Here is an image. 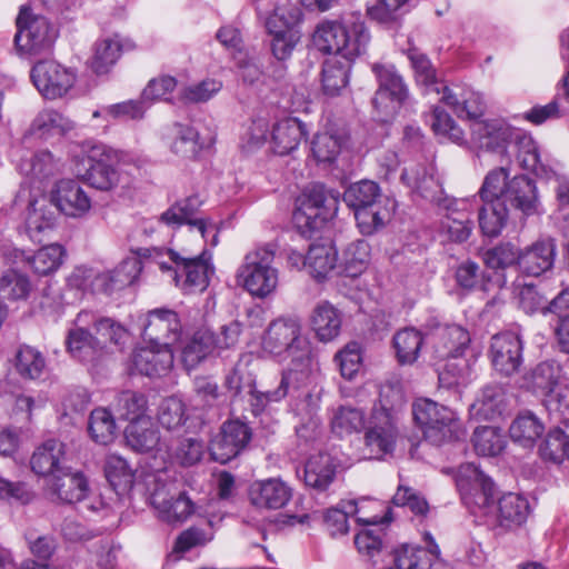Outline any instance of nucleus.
Listing matches in <instances>:
<instances>
[{
    "mask_svg": "<svg viewBox=\"0 0 569 569\" xmlns=\"http://www.w3.org/2000/svg\"><path fill=\"white\" fill-rule=\"evenodd\" d=\"M471 139L480 149L497 152L501 156V162L510 161L508 144L515 140L516 132L509 124L499 119L480 120L471 123Z\"/></svg>",
    "mask_w": 569,
    "mask_h": 569,
    "instance_id": "dca6fc26",
    "label": "nucleus"
},
{
    "mask_svg": "<svg viewBox=\"0 0 569 569\" xmlns=\"http://www.w3.org/2000/svg\"><path fill=\"white\" fill-rule=\"evenodd\" d=\"M56 216L46 198L30 201L26 218V230L33 242H42L46 233L54 227Z\"/></svg>",
    "mask_w": 569,
    "mask_h": 569,
    "instance_id": "58836bf2",
    "label": "nucleus"
},
{
    "mask_svg": "<svg viewBox=\"0 0 569 569\" xmlns=\"http://www.w3.org/2000/svg\"><path fill=\"white\" fill-rule=\"evenodd\" d=\"M338 193L315 184L303 191L297 199L293 222L303 236H311L320 230L338 212Z\"/></svg>",
    "mask_w": 569,
    "mask_h": 569,
    "instance_id": "1a4fd4ad",
    "label": "nucleus"
},
{
    "mask_svg": "<svg viewBox=\"0 0 569 569\" xmlns=\"http://www.w3.org/2000/svg\"><path fill=\"white\" fill-rule=\"evenodd\" d=\"M300 8L290 0H280L266 21L268 32L299 31Z\"/></svg>",
    "mask_w": 569,
    "mask_h": 569,
    "instance_id": "5fc2aeb1",
    "label": "nucleus"
},
{
    "mask_svg": "<svg viewBox=\"0 0 569 569\" xmlns=\"http://www.w3.org/2000/svg\"><path fill=\"white\" fill-rule=\"evenodd\" d=\"M337 263V250L331 244H312L307 253V270L318 280L323 279Z\"/></svg>",
    "mask_w": 569,
    "mask_h": 569,
    "instance_id": "13d9d810",
    "label": "nucleus"
},
{
    "mask_svg": "<svg viewBox=\"0 0 569 569\" xmlns=\"http://www.w3.org/2000/svg\"><path fill=\"white\" fill-rule=\"evenodd\" d=\"M381 199L389 198L382 196L379 186L370 180L356 182L343 192V201L353 210V213L381 202Z\"/></svg>",
    "mask_w": 569,
    "mask_h": 569,
    "instance_id": "3c124183",
    "label": "nucleus"
},
{
    "mask_svg": "<svg viewBox=\"0 0 569 569\" xmlns=\"http://www.w3.org/2000/svg\"><path fill=\"white\" fill-rule=\"evenodd\" d=\"M490 358L500 373H515L522 363V342L518 335L509 331L495 335L491 338Z\"/></svg>",
    "mask_w": 569,
    "mask_h": 569,
    "instance_id": "412c9836",
    "label": "nucleus"
},
{
    "mask_svg": "<svg viewBox=\"0 0 569 569\" xmlns=\"http://www.w3.org/2000/svg\"><path fill=\"white\" fill-rule=\"evenodd\" d=\"M17 48L27 53H39L48 49L56 39V30L47 18L33 14L29 8L22 7L17 17Z\"/></svg>",
    "mask_w": 569,
    "mask_h": 569,
    "instance_id": "9d476101",
    "label": "nucleus"
},
{
    "mask_svg": "<svg viewBox=\"0 0 569 569\" xmlns=\"http://www.w3.org/2000/svg\"><path fill=\"white\" fill-rule=\"evenodd\" d=\"M556 242L551 238L540 239L520 250L519 270L528 276L538 277L550 270L556 258Z\"/></svg>",
    "mask_w": 569,
    "mask_h": 569,
    "instance_id": "b1692460",
    "label": "nucleus"
},
{
    "mask_svg": "<svg viewBox=\"0 0 569 569\" xmlns=\"http://www.w3.org/2000/svg\"><path fill=\"white\" fill-rule=\"evenodd\" d=\"M372 70L379 82L373 107L385 117L393 116L408 97L402 78L391 66L375 64Z\"/></svg>",
    "mask_w": 569,
    "mask_h": 569,
    "instance_id": "4468645a",
    "label": "nucleus"
},
{
    "mask_svg": "<svg viewBox=\"0 0 569 569\" xmlns=\"http://www.w3.org/2000/svg\"><path fill=\"white\" fill-rule=\"evenodd\" d=\"M399 436L398 418L372 412L365 432V450L369 458L381 459L393 451Z\"/></svg>",
    "mask_w": 569,
    "mask_h": 569,
    "instance_id": "2eb2a0df",
    "label": "nucleus"
},
{
    "mask_svg": "<svg viewBox=\"0 0 569 569\" xmlns=\"http://www.w3.org/2000/svg\"><path fill=\"white\" fill-rule=\"evenodd\" d=\"M14 369L24 380H38L46 373L47 361L41 351L23 345L17 350Z\"/></svg>",
    "mask_w": 569,
    "mask_h": 569,
    "instance_id": "8fccbe9b",
    "label": "nucleus"
},
{
    "mask_svg": "<svg viewBox=\"0 0 569 569\" xmlns=\"http://www.w3.org/2000/svg\"><path fill=\"white\" fill-rule=\"evenodd\" d=\"M44 490L52 501L74 503L87 497L89 486L82 472L64 467L57 475L48 478Z\"/></svg>",
    "mask_w": 569,
    "mask_h": 569,
    "instance_id": "aec40b11",
    "label": "nucleus"
},
{
    "mask_svg": "<svg viewBox=\"0 0 569 569\" xmlns=\"http://www.w3.org/2000/svg\"><path fill=\"white\" fill-rule=\"evenodd\" d=\"M543 431V423L530 411L519 413L509 428L512 441L523 448H531Z\"/></svg>",
    "mask_w": 569,
    "mask_h": 569,
    "instance_id": "de8ad7c7",
    "label": "nucleus"
},
{
    "mask_svg": "<svg viewBox=\"0 0 569 569\" xmlns=\"http://www.w3.org/2000/svg\"><path fill=\"white\" fill-rule=\"evenodd\" d=\"M117 271L109 270L93 273L92 270L77 269L70 277L71 286L93 292L111 293L126 288L128 284L119 278Z\"/></svg>",
    "mask_w": 569,
    "mask_h": 569,
    "instance_id": "473e14b6",
    "label": "nucleus"
},
{
    "mask_svg": "<svg viewBox=\"0 0 569 569\" xmlns=\"http://www.w3.org/2000/svg\"><path fill=\"white\" fill-rule=\"evenodd\" d=\"M337 465L329 453H317L311 456L306 462L303 470V480L306 486L317 490L325 491L336 477Z\"/></svg>",
    "mask_w": 569,
    "mask_h": 569,
    "instance_id": "c9c22d12",
    "label": "nucleus"
},
{
    "mask_svg": "<svg viewBox=\"0 0 569 569\" xmlns=\"http://www.w3.org/2000/svg\"><path fill=\"white\" fill-rule=\"evenodd\" d=\"M104 476L117 492L129 490L133 483L134 475L127 460L122 457L110 453L104 461Z\"/></svg>",
    "mask_w": 569,
    "mask_h": 569,
    "instance_id": "bf43d9fd",
    "label": "nucleus"
},
{
    "mask_svg": "<svg viewBox=\"0 0 569 569\" xmlns=\"http://www.w3.org/2000/svg\"><path fill=\"white\" fill-rule=\"evenodd\" d=\"M437 351L441 357H462L471 342L470 333L459 325H445L436 332Z\"/></svg>",
    "mask_w": 569,
    "mask_h": 569,
    "instance_id": "ea45409f",
    "label": "nucleus"
},
{
    "mask_svg": "<svg viewBox=\"0 0 569 569\" xmlns=\"http://www.w3.org/2000/svg\"><path fill=\"white\" fill-rule=\"evenodd\" d=\"M393 211L395 202L381 199V202L355 212L357 227L363 236H371L390 221Z\"/></svg>",
    "mask_w": 569,
    "mask_h": 569,
    "instance_id": "79ce46f5",
    "label": "nucleus"
},
{
    "mask_svg": "<svg viewBox=\"0 0 569 569\" xmlns=\"http://www.w3.org/2000/svg\"><path fill=\"white\" fill-rule=\"evenodd\" d=\"M311 323L321 341H331L340 332L341 316L331 303L322 301L313 309Z\"/></svg>",
    "mask_w": 569,
    "mask_h": 569,
    "instance_id": "49530a36",
    "label": "nucleus"
},
{
    "mask_svg": "<svg viewBox=\"0 0 569 569\" xmlns=\"http://www.w3.org/2000/svg\"><path fill=\"white\" fill-rule=\"evenodd\" d=\"M251 438V428L246 422L229 419L212 438L209 446L210 456L217 462L227 463L248 447Z\"/></svg>",
    "mask_w": 569,
    "mask_h": 569,
    "instance_id": "f8f14e48",
    "label": "nucleus"
},
{
    "mask_svg": "<svg viewBox=\"0 0 569 569\" xmlns=\"http://www.w3.org/2000/svg\"><path fill=\"white\" fill-rule=\"evenodd\" d=\"M142 337L150 345L172 349L181 337V322L177 312L162 308L149 311Z\"/></svg>",
    "mask_w": 569,
    "mask_h": 569,
    "instance_id": "a211bd4d",
    "label": "nucleus"
},
{
    "mask_svg": "<svg viewBox=\"0 0 569 569\" xmlns=\"http://www.w3.org/2000/svg\"><path fill=\"white\" fill-rule=\"evenodd\" d=\"M132 367L147 377H160L173 365V351L170 348L150 347L136 349L131 357Z\"/></svg>",
    "mask_w": 569,
    "mask_h": 569,
    "instance_id": "393cba45",
    "label": "nucleus"
},
{
    "mask_svg": "<svg viewBox=\"0 0 569 569\" xmlns=\"http://www.w3.org/2000/svg\"><path fill=\"white\" fill-rule=\"evenodd\" d=\"M561 367L556 361H543L536 366L531 372V386L543 396L558 401V395H555L562 376Z\"/></svg>",
    "mask_w": 569,
    "mask_h": 569,
    "instance_id": "4d7b16f0",
    "label": "nucleus"
},
{
    "mask_svg": "<svg viewBox=\"0 0 569 569\" xmlns=\"http://www.w3.org/2000/svg\"><path fill=\"white\" fill-rule=\"evenodd\" d=\"M31 79L42 97L54 100L64 97L73 88L77 74L57 61L43 60L33 66Z\"/></svg>",
    "mask_w": 569,
    "mask_h": 569,
    "instance_id": "9b49d317",
    "label": "nucleus"
},
{
    "mask_svg": "<svg viewBox=\"0 0 569 569\" xmlns=\"http://www.w3.org/2000/svg\"><path fill=\"white\" fill-rule=\"evenodd\" d=\"M111 406L119 419L128 420L130 423L149 417L147 415V397L138 391H121L117 395Z\"/></svg>",
    "mask_w": 569,
    "mask_h": 569,
    "instance_id": "09e8293b",
    "label": "nucleus"
},
{
    "mask_svg": "<svg viewBox=\"0 0 569 569\" xmlns=\"http://www.w3.org/2000/svg\"><path fill=\"white\" fill-rule=\"evenodd\" d=\"M91 325L103 347L106 342H110L122 348L129 341L130 333L128 329L112 318L100 317L94 313V321Z\"/></svg>",
    "mask_w": 569,
    "mask_h": 569,
    "instance_id": "774afa93",
    "label": "nucleus"
},
{
    "mask_svg": "<svg viewBox=\"0 0 569 569\" xmlns=\"http://www.w3.org/2000/svg\"><path fill=\"white\" fill-rule=\"evenodd\" d=\"M151 505L159 518L168 523L182 522L193 512L192 501L182 492L176 498H168L166 492L157 490L151 496Z\"/></svg>",
    "mask_w": 569,
    "mask_h": 569,
    "instance_id": "f704fd0d",
    "label": "nucleus"
},
{
    "mask_svg": "<svg viewBox=\"0 0 569 569\" xmlns=\"http://www.w3.org/2000/svg\"><path fill=\"white\" fill-rule=\"evenodd\" d=\"M166 140L172 152L184 158L194 157L201 149L199 133L190 124L173 123L167 129Z\"/></svg>",
    "mask_w": 569,
    "mask_h": 569,
    "instance_id": "c03bdc74",
    "label": "nucleus"
},
{
    "mask_svg": "<svg viewBox=\"0 0 569 569\" xmlns=\"http://www.w3.org/2000/svg\"><path fill=\"white\" fill-rule=\"evenodd\" d=\"M485 197H497L505 206L521 211L526 216L537 212L539 199L535 182L520 174L509 178V170L501 166L490 170L483 179Z\"/></svg>",
    "mask_w": 569,
    "mask_h": 569,
    "instance_id": "39448f33",
    "label": "nucleus"
},
{
    "mask_svg": "<svg viewBox=\"0 0 569 569\" xmlns=\"http://www.w3.org/2000/svg\"><path fill=\"white\" fill-rule=\"evenodd\" d=\"M401 180L421 197L430 201H438L440 204L442 187L432 166L415 164L406 168L401 173Z\"/></svg>",
    "mask_w": 569,
    "mask_h": 569,
    "instance_id": "cd10ccee",
    "label": "nucleus"
},
{
    "mask_svg": "<svg viewBox=\"0 0 569 569\" xmlns=\"http://www.w3.org/2000/svg\"><path fill=\"white\" fill-rule=\"evenodd\" d=\"M369 39L365 23L359 18L343 24L323 21L318 24L313 33V43L320 51L335 53V57L346 60H353L362 54Z\"/></svg>",
    "mask_w": 569,
    "mask_h": 569,
    "instance_id": "423d86ee",
    "label": "nucleus"
},
{
    "mask_svg": "<svg viewBox=\"0 0 569 569\" xmlns=\"http://www.w3.org/2000/svg\"><path fill=\"white\" fill-rule=\"evenodd\" d=\"M276 243H264L248 251L236 272V283L250 296L266 299L279 284V270L273 266Z\"/></svg>",
    "mask_w": 569,
    "mask_h": 569,
    "instance_id": "20e7f679",
    "label": "nucleus"
},
{
    "mask_svg": "<svg viewBox=\"0 0 569 569\" xmlns=\"http://www.w3.org/2000/svg\"><path fill=\"white\" fill-rule=\"evenodd\" d=\"M457 487L466 503L487 508L495 495V483L472 462L459 467L456 476Z\"/></svg>",
    "mask_w": 569,
    "mask_h": 569,
    "instance_id": "f3484780",
    "label": "nucleus"
},
{
    "mask_svg": "<svg viewBox=\"0 0 569 569\" xmlns=\"http://www.w3.org/2000/svg\"><path fill=\"white\" fill-rule=\"evenodd\" d=\"M124 438L130 448L137 452H151L160 448V433L151 417L139 419L129 423L124 430Z\"/></svg>",
    "mask_w": 569,
    "mask_h": 569,
    "instance_id": "e433bc0d",
    "label": "nucleus"
},
{
    "mask_svg": "<svg viewBox=\"0 0 569 569\" xmlns=\"http://www.w3.org/2000/svg\"><path fill=\"white\" fill-rule=\"evenodd\" d=\"M92 321H94V312L80 311L66 340L68 352L74 359L87 363L97 361L103 355L102 342L89 331Z\"/></svg>",
    "mask_w": 569,
    "mask_h": 569,
    "instance_id": "ddd939ff",
    "label": "nucleus"
},
{
    "mask_svg": "<svg viewBox=\"0 0 569 569\" xmlns=\"http://www.w3.org/2000/svg\"><path fill=\"white\" fill-rule=\"evenodd\" d=\"M213 351V332L210 330L197 331L191 340L182 348L181 361L187 370L196 368L208 355Z\"/></svg>",
    "mask_w": 569,
    "mask_h": 569,
    "instance_id": "6e6d98bb",
    "label": "nucleus"
},
{
    "mask_svg": "<svg viewBox=\"0 0 569 569\" xmlns=\"http://www.w3.org/2000/svg\"><path fill=\"white\" fill-rule=\"evenodd\" d=\"M348 137L342 130H326L317 133L311 142L313 158L319 163H332L347 143Z\"/></svg>",
    "mask_w": 569,
    "mask_h": 569,
    "instance_id": "a18cd8bd",
    "label": "nucleus"
},
{
    "mask_svg": "<svg viewBox=\"0 0 569 569\" xmlns=\"http://www.w3.org/2000/svg\"><path fill=\"white\" fill-rule=\"evenodd\" d=\"M137 166L132 157L104 144L90 147L78 164V176L92 188L100 191H111L120 183L118 167Z\"/></svg>",
    "mask_w": 569,
    "mask_h": 569,
    "instance_id": "0eeeda50",
    "label": "nucleus"
},
{
    "mask_svg": "<svg viewBox=\"0 0 569 569\" xmlns=\"http://www.w3.org/2000/svg\"><path fill=\"white\" fill-rule=\"evenodd\" d=\"M50 202L64 216L82 218L92 207L87 191L72 179L59 180L50 192Z\"/></svg>",
    "mask_w": 569,
    "mask_h": 569,
    "instance_id": "6ab92c4d",
    "label": "nucleus"
},
{
    "mask_svg": "<svg viewBox=\"0 0 569 569\" xmlns=\"http://www.w3.org/2000/svg\"><path fill=\"white\" fill-rule=\"evenodd\" d=\"M412 415L425 439L435 446L460 440L466 435L457 412L429 398L417 399Z\"/></svg>",
    "mask_w": 569,
    "mask_h": 569,
    "instance_id": "6e6552de",
    "label": "nucleus"
},
{
    "mask_svg": "<svg viewBox=\"0 0 569 569\" xmlns=\"http://www.w3.org/2000/svg\"><path fill=\"white\" fill-rule=\"evenodd\" d=\"M201 204L202 201L198 196L188 197L183 200L177 201L166 210L160 216L159 221L170 227L189 224L190 227L196 228L203 239H206L207 232L212 231L213 242H216L217 232L213 224H208L204 219L197 217V212Z\"/></svg>",
    "mask_w": 569,
    "mask_h": 569,
    "instance_id": "4be33fe9",
    "label": "nucleus"
},
{
    "mask_svg": "<svg viewBox=\"0 0 569 569\" xmlns=\"http://www.w3.org/2000/svg\"><path fill=\"white\" fill-rule=\"evenodd\" d=\"M66 257L64 248L59 243L41 247L34 254L27 257L26 261L39 276H48L56 272Z\"/></svg>",
    "mask_w": 569,
    "mask_h": 569,
    "instance_id": "864d4df0",
    "label": "nucleus"
},
{
    "mask_svg": "<svg viewBox=\"0 0 569 569\" xmlns=\"http://www.w3.org/2000/svg\"><path fill=\"white\" fill-rule=\"evenodd\" d=\"M88 430L93 441L100 445H108L116 437L117 426L114 417L108 409L97 408L91 411Z\"/></svg>",
    "mask_w": 569,
    "mask_h": 569,
    "instance_id": "69168bd1",
    "label": "nucleus"
},
{
    "mask_svg": "<svg viewBox=\"0 0 569 569\" xmlns=\"http://www.w3.org/2000/svg\"><path fill=\"white\" fill-rule=\"evenodd\" d=\"M478 194L482 201V206L479 209V227L485 236L497 237L508 221V207L497 197H485L483 183Z\"/></svg>",
    "mask_w": 569,
    "mask_h": 569,
    "instance_id": "72a5a7b5",
    "label": "nucleus"
},
{
    "mask_svg": "<svg viewBox=\"0 0 569 569\" xmlns=\"http://www.w3.org/2000/svg\"><path fill=\"white\" fill-rule=\"evenodd\" d=\"M486 509H495L498 526L507 530H511L523 525L530 512L528 500L521 495L513 492L503 495L498 500L497 506L493 505L492 498L490 506Z\"/></svg>",
    "mask_w": 569,
    "mask_h": 569,
    "instance_id": "bb28decb",
    "label": "nucleus"
},
{
    "mask_svg": "<svg viewBox=\"0 0 569 569\" xmlns=\"http://www.w3.org/2000/svg\"><path fill=\"white\" fill-rule=\"evenodd\" d=\"M306 380L305 372H296L292 370H283L278 386L267 391H258L256 389V378L250 370L249 365L239 361L227 375L224 387L233 397H248L251 411L254 416L260 415L271 402H279L287 397L291 390H297Z\"/></svg>",
    "mask_w": 569,
    "mask_h": 569,
    "instance_id": "7ed1b4c3",
    "label": "nucleus"
},
{
    "mask_svg": "<svg viewBox=\"0 0 569 569\" xmlns=\"http://www.w3.org/2000/svg\"><path fill=\"white\" fill-rule=\"evenodd\" d=\"M117 271L109 270L93 273L92 270L77 269L70 277L71 286L93 292L111 293L126 288L128 284L119 278Z\"/></svg>",
    "mask_w": 569,
    "mask_h": 569,
    "instance_id": "2f4dec72",
    "label": "nucleus"
},
{
    "mask_svg": "<svg viewBox=\"0 0 569 569\" xmlns=\"http://www.w3.org/2000/svg\"><path fill=\"white\" fill-rule=\"evenodd\" d=\"M307 379L297 388V390H291L287 396H290V408L296 413V416L300 417L302 420H307L308 425L302 426L297 429V433L299 437H306L303 431L310 428L312 436L315 437L317 433L318 422L316 419L317 412L320 407V397L318 393H313L310 390L305 389Z\"/></svg>",
    "mask_w": 569,
    "mask_h": 569,
    "instance_id": "c756f323",
    "label": "nucleus"
},
{
    "mask_svg": "<svg viewBox=\"0 0 569 569\" xmlns=\"http://www.w3.org/2000/svg\"><path fill=\"white\" fill-rule=\"evenodd\" d=\"M351 60L332 57L323 62L321 72L322 91L329 97L340 96L347 89Z\"/></svg>",
    "mask_w": 569,
    "mask_h": 569,
    "instance_id": "37998d69",
    "label": "nucleus"
},
{
    "mask_svg": "<svg viewBox=\"0 0 569 569\" xmlns=\"http://www.w3.org/2000/svg\"><path fill=\"white\" fill-rule=\"evenodd\" d=\"M423 342L420 331L413 328H406L398 331L393 337V347L400 363H412L418 357Z\"/></svg>",
    "mask_w": 569,
    "mask_h": 569,
    "instance_id": "0e129e2a",
    "label": "nucleus"
},
{
    "mask_svg": "<svg viewBox=\"0 0 569 569\" xmlns=\"http://www.w3.org/2000/svg\"><path fill=\"white\" fill-rule=\"evenodd\" d=\"M64 445L56 439H50L39 446L31 459L32 471L39 476L53 477L61 471L64 466Z\"/></svg>",
    "mask_w": 569,
    "mask_h": 569,
    "instance_id": "7c9ffc66",
    "label": "nucleus"
},
{
    "mask_svg": "<svg viewBox=\"0 0 569 569\" xmlns=\"http://www.w3.org/2000/svg\"><path fill=\"white\" fill-rule=\"evenodd\" d=\"M291 496V488L278 478L254 481L249 488V499L258 508L280 509Z\"/></svg>",
    "mask_w": 569,
    "mask_h": 569,
    "instance_id": "a878e982",
    "label": "nucleus"
},
{
    "mask_svg": "<svg viewBox=\"0 0 569 569\" xmlns=\"http://www.w3.org/2000/svg\"><path fill=\"white\" fill-rule=\"evenodd\" d=\"M31 283L27 274L14 269L6 270L0 277V297L10 301L26 300Z\"/></svg>",
    "mask_w": 569,
    "mask_h": 569,
    "instance_id": "338daca9",
    "label": "nucleus"
},
{
    "mask_svg": "<svg viewBox=\"0 0 569 569\" xmlns=\"http://www.w3.org/2000/svg\"><path fill=\"white\" fill-rule=\"evenodd\" d=\"M409 59L415 70L417 83L423 87L425 93H435L440 98L443 94V87L447 86L437 77L430 60L417 50L410 51Z\"/></svg>",
    "mask_w": 569,
    "mask_h": 569,
    "instance_id": "603ef678",
    "label": "nucleus"
},
{
    "mask_svg": "<svg viewBox=\"0 0 569 569\" xmlns=\"http://www.w3.org/2000/svg\"><path fill=\"white\" fill-rule=\"evenodd\" d=\"M133 48L134 43L130 39L121 38L118 34L101 39L93 47L90 68L96 74H106L116 64L122 51Z\"/></svg>",
    "mask_w": 569,
    "mask_h": 569,
    "instance_id": "c85d7f7f",
    "label": "nucleus"
},
{
    "mask_svg": "<svg viewBox=\"0 0 569 569\" xmlns=\"http://www.w3.org/2000/svg\"><path fill=\"white\" fill-rule=\"evenodd\" d=\"M475 451L480 456H498L506 448V437L501 429L493 426L476 428L472 435Z\"/></svg>",
    "mask_w": 569,
    "mask_h": 569,
    "instance_id": "052dcab7",
    "label": "nucleus"
},
{
    "mask_svg": "<svg viewBox=\"0 0 569 569\" xmlns=\"http://www.w3.org/2000/svg\"><path fill=\"white\" fill-rule=\"evenodd\" d=\"M305 124L296 118H287L277 122L271 133L273 151L284 156L296 150L306 136Z\"/></svg>",
    "mask_w": 569,
    "mask_h": 569,
    "instance_id": "4c0bfd02",
    "label": "nucleus"
},
{
    "mask_svg": "<svg viewBox=\"0 0 569 569\" xmlns=\"http://www.w3.org/2000/svg\"><path fill=\"white\" fill-rule=\"evenodd\" d=\"M406 402L403 388L400 379L393 377L386 380L379 390V405L376 406L372 412H385L391 418H398V411Z\"/></svg>",
    "mask_w": 569,
    "mask_h": 569,
    "instance_id": "680f3d73",
    "label": "nucleus"
},
{
    "mask_svg": "<svg viewBox=\"0 0 569 569\" xmlns=\"http://www.w3.org/2000/svg\"><path fill=\"white\" fill-rule=\"evenodd\" d=\"M263 352L272 357L290 359L291 366L287 370L310 372L312 362L311 345L302 335L300 321L291 317H280L271 321L261 338Z\"/></svg>",
    "mask_w": 569,
    "mask_h": 569,
    "instance_id": "f03ea898",
    "label": "nucleus"
},
{
    "mask_svg": "<svg viewBox=\"0 0 569 569\" xmlns=\"http://www.w3.org/2000/svg\"><path fill=\"white\" fill-rule=\"evenodd\" d=\"M439 100L459 118L476 119L482 116L486 109L482 94L463 84L443 87V94Z\"/></svg>",
    "mask_w": 569,
    "mask_h": 569,
    "instance_id": "5701e85b",
    "label": "nucleus"
},
{
    "mask_svg": "<svg viewBox=\"0 0 569 569\" xmlns=\"http://www.w3.org/2000/svg\"><path fill=\"white\" fill-rule=\"evenodd\" d=\"M33 129L40 137L62 136L74 128L73 121L57 110H42L33 121Z\"/></svg>",
    "mask_w": 569,
    "mask_h": 569,
    "instance_id": "e2e57ef3",
    "label": "nucleus"
},
{
    "mask_svg": "<svg viewBox=\"0 0 569 569\" xmlns=\"http://www.w3.org/2000/svg\"><path fill=\"white\" fill-rule=\"evenodd\" d=\"M143 257L187 293L206 290L214 273L211 253L206 249L196 257H187L170 249L152 248L146 249Z\"/></svg>",
    "mask_w": 569,
    "mask_h": 569,
    "instance_id": "f257e3e1",
    "label": "nucleus"
},
{
    "mask_svg": "<svg viewBox=\"0 0 569 569\" xmlns=\"http://www.w3.org/2000/svg\"><path fill=\"white\" fill-rule=\"evenodd\" d=\"M517 148V161L519 166L537 177L549 179L553 171L542 161L536 141L527 134L517 133L513 140Z\"/></svg>",
    "mask_w": 569,
    "mask_h": 569,
    "instance_id": "a19ab883",
    "label": "nucleus"
}]
</instances>
